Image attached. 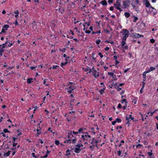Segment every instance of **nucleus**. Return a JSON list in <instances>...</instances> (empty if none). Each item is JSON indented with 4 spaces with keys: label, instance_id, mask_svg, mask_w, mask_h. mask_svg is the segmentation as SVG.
<instances>
[{
    "label": "nucleus",
    "instance_id": "nucleus-1",
    "mask_svg": "<svg viewBox=\"0 0 158 158\" xmlns=\"http://www.w3.org/2000/svg\"><path fill=\"white\" fill-rule=\"evenodd\" d=\"M91 137V136L88 135V133L87 132L85 133H83V135H81V139H82L83 142H84V143H87V142L86 141H87L88 140L90 139Z\"/></svg>",
    "mask_w": 158,
    "mask_h": 158
},
{
    "label": "nucleus",
    "instance_id": "nucleus-2",
    "mask_svg": "<svg viewBox=\"0 0 158 158\" xmlns=\"http://www.w3.org/2000/svg\"><path fill=\"white\" fill-rule=\"evenodd\" d=\"M123 40H126L127 38L128 37L129 35V32L127 29H123Z\"/></svg>",
    "mask_w": 158,
    "mask_h": 158
},
{
    "label": "nucleus",
    "instance_id": "nucleus-3",
    "mask_svg": "<svg viewBox=\"0 0 158 158\" xmlns=\"http://www.w3.org/2000/svg\"><path fill=\"white\" fill-rule=\"evenodd\" d=\"M114 7L119 10L120 11H122V10L120 8L121 6V1L120 0H117L116 3L114 5Z\"/></svg>",
    "mask_w": 158,
    "mask_h": 158
},
{
    "label": "nucleus",
    "instance_id": "nucleus-4",
    "mask_svg": "<svg viewBox=\"0 0 158 158\" xmlns=\"http://www.w3.org/2000/svg\"><path fill=\"white\" fill-rule=\"evenodd\" d=\"M8 43L6 41L5 44H3L2 45H0V55H2V53L4 50V48L6 44H7Z\"/></svg>",
    "mask_w": 158,
    "mask_h": 158
},
{
    "label": "nucleus",
    "instance_id": "nucleus-5",
    "mask_svg": "<svg viewBox=\"0 0 158 158\" xmlns=\"http://www.w3.org/2000/svg\"><path fill=\"white\" fill-rule=\"evenodd\" d=\"M130 1L129 0H126L125 1L123 2V5L122 8L125 9L127 7H128L129 5Z\"/></svg>",
    "mask_w": 158,
    "mask_h": 158
},
{
    "label": "nucleus",
    "instance_id": "nucleus-6",
    "mask_svg": "<svg viewBox=\"0 0 158 158\" xmlns=\"http://www.w3.org/2000/svg\"><path fill=\"white\" fill-rule=\"evenodd\" d=\"M132 100V103L133 105H135L136 104L138 100V98L136 97H133L131 98Z\"/></svg>",
    "mask_w": 158,
    "mask_h": 158
},
{
    "label": "nucleus",
    "instance_id": "nucleus-7",
    "mask_svg": "<svg viewBox=\"0 0 158 158\" xmlns=\"http://www.w3.org/2000/svg\"><path fill=\"white\" fill-rule=\"evenodd\" d=\"M132 36L135 38H139V37H143V35H140L138 33H133L132 34Z\"/></svg>",
    "mask_w": 158,
    "mask_h": 158
},
{
    "label": "nucleus",
    "instance_id": "nucleus-8",
    "mask_svg": "<svg viewBox=\"0 0 158 158\" xmlns=\"http://www.w3.org/2000/svg\"><path fill=\"white\" fill-rule=\"evenodd\" d=\"M39 23H36L35 21H34L32 23V27L34 29H36L38 28V26L39 25Z\"/></svg>",
    "mask_w": 158,
    "mask_h": 158
},
{
    "label": "nucleus",
    "instance_id": "nucleus-9",
    "mask_svg": "<svg viewBox=\"0 0 158 158\" xmlns=\"http://www.w3.org/2000/svg\"><path fill=\"white\" fill-rule=\"evenodd\" d=\"M82 149V147L81 148H76L74 149V152L77 153H78L80 152L81 151Z\"/></svg>",
    "mask_w": 158,
    "mask_h": 158
},
{
    "label": "nucleus",
    "instance_id": "nucleus-10",
    "mask_svg": "<svg viewBox=\"0 0 158 158\" xmlns=\"http://www.w3.org/2000/svg\"><path fill=\"white\" fill-rule=\"evenodd\" d=\"M92 74L95 78H97L99 76V73L97 72V71L93 72Z\"/></svg>",
    "mask_w": 158,
    "mask_h": 158
},
{
    "label": "nucleus",
    "instance_id": "nucleus-11",
    "mask_svg": "<svg viewBox=\"0 0 158 158\" xmlns=\"http://www.w3.org/2000/svg\"><path fill=\"white\" fill-rule=\"evenodd\" d=\"M130 119H131L132 120L134 121V118L132 116V115L131 114L128 117L127 116H126V120H129Z\"/></svg>",
    "mask_w": 158,
    "mask_h": 158
},
{
    "label": "nucleus",
    "instance_id": "nucleus-12",
    "mask_svg": "<svg viewBox=\"0 0 158 158\" xmlns=\"http://www.w3.org/2000/svg\"><path fill=\"white\" fill-rule=\"evenodd\" d=\"M143 2L144 3H145V5L146 7H149L150 6V4L148 0H146L144 1Z\"/></svg>",
    "mask_w": 158,
    "mask_h": 158
},
{
    "label": "nucleus",
    "instance_id": "nucleus-13",
    "mask_svg": "<svg viewBox=\"0 0 158 158\" xmlns=\"http://www.w3.org/2000/svg\"><path fill=\"white\" fill-rule=\"evenodd\" d=\"M72 137H74L73 135V134L72 133V131H70L68 133V138L71 139Z\"/></svg>",
    "mask_w": 158,
    "mask_h": 158
},
{
    "label": "nucleus",
    "instance_id": "nucleus-14",
    "mask_svg": "<svg viewBox=\"0 0 158 158\" xmlns=\"http://www.w3.org/2000/svg\"><path fill=\"white\" fill-rule=\"evenodd\" d=\"M10 151H8L6 153H5L4 154V156L5 157L6 156H9L10 154Z\"/></svg>",
    "mask_w": 158,
    "mask_h": 158
},
{
    "label": "nucleus",
    "instance_id": "nucleus-15",
    "mask_svg": "<svg viewBox=\"0 0 158 158\" xmlns=\"http://www.w3.org/2000/svg\"><path fill=\"white\" fill-rule=\"evenodd\" d=\"M98 141H95V142H92L91 143V144H92L94 146L95 144H96L95 146L98 147L97 146Z\"/></svg>",
    "mask_w": 158,
    "mask_h": 158
},
{
    "label": "nucleus",
    "instance_id": "nucleus-16",
    "mask_svg": "<svg viewBox=\"0 0 158 158\" xmlns=\"http://www.w3.org/2000/svg\"><path fill=\"white\" fill-rule=\"evenodd\" d=\"M70 150L69 149H68L66 152V154H65V155L66 156H68L69 155H71V153L69 152H70Z\"/></svg>",
    "mask_w": 158,
    "mask_h": 158
},
{
    "label": "nucleus",
    "instance_id": "nucleus-17",
    "mask_svg": "<svg viewBox=\"0 0 158 158\" xmlns=\"http://www.w3.org/2000/svg\"><path fill=\"white\" fill-rule=\"evenodd\" d=\"M83 146V145L82 144H78V143L77 145H76V147H77V148H81V147H82Z\"/></svg>",
    "mask_w": 158,
    "mask_h": 158
},
{
    "label": "nucleus",
    "instance_id": "nucleus-18",
    "mask_svg": "<svg viewBox=\"0 0 158 158\" xmlns=\"http://www.w3.org/2000/svg\"><path fill=\"white\" fill-rule=\"evenodd\" d=\"M121 102L122 104H123L124 102L125 103V104H127L128 102L127 101V100L125 99H123L121 101Z\"/></svg>",
    "mask_w": 158,
    "mask_h": 158
},
{
    "label": "nucleus",
    "instance_id": "nucleus-19",
    "mask_svg": "<svg viewBox=\"0 0 158 158\" xmlns=\"http://www.w3.org/2000/svg\"><path fill=\"white\" fill-rule=\"evenodd\" d=\"M33 79L32 78H29L27 79V81L28 83L30 84L32 82Z\"/></svg>",
    "mask_w": 158,
    "mask_h": 158
},
{
    "label": "nucleus",
    "instance_id": "nucleus-20",
    "mask_svg": "<svg viewBox=\"0 0 158 158\" xmlns=\"http://www.w3.org/2000/svg\"><path fill=\"white\" fill-rule=\"evenodd\" d=\"M64 143H71V139L70 138H69L68 139H67L64 142Z\"/></svg>",
    "mask_w": 158,
    "mask_h": 158
},
{
    "label": "nucleus",
    "instance_id": "nucleus-21",
    "mask_svg": "<svg viewBox=\"0 0 158 158\" xmlns=\"http://www.w3.org/2000/svg\"><path fill=\"white\" fill-rule=\"evenodd\" d=\"M138 5H137L136 4V3L135 2H133L132 3H131V5L134 8H135L136 6H137Z\"/></svg>",
    "mask_w": 158,
    "mask_h": 158
},
{
    "label": "nucleus",
    "instance_id": "nucleus-22",
    "mask_svg": "<svg viewBox=\"0 0 158 158\" xmlns=\"http://www.w3.org/2000/svg\"><path fill=\"white\" fill-rule=\"evenodd\" d=\"M115 121L116 123L117 122L118 123H120L122 121L121 119L119 118H116Z\"/></svg>",
    "mask_w": 158,
    "mask_h": 158
},
{
    "label": "nucleus",
    "instance_id": "nucleus-23",
    "mask_svg": "<svg viewBox=\"0 0 158 158\" xmlns=\"http://www.w3.org/2000/svg\"><path fill=\"white\" fill-rule=\"evenodd\" d=\"M103 5H107V3L106 1L105 0H103L100 2Z\"/></svg>",
    "mask_w": 158,
    "mask_h": 158
},
{
    "label": "nucleus",
    "instance_id": "nucleus-24",
    "mask_svg": "<svg viewBox=\"0 0 158 158\" xmlns=\"http://www.w3.org/2000/svg\"><path fill=\"white\" fill-rule=\"evenodd\" d=\"M9 25H4L2 27V28L5 29V30L6 31L7 30V29L9 27Z\"/></svg>",
    "mask_w": 158,
    "mask_h": 158
},
{
    "label": "nucleus",
    "instance_id": "nucleus-25",
    "mask_svg": "<svg viewBox=\"0 0 158 158\" xmlns=\"http://www.w3.org/2000/svg\"><path fill=\"white\" fill-rule=\"evenodd\" d=\"M125 142L123 140H122L120 143L119 144L118 146L120 147L122 145H123L124 144Z\"/></svg>",
    "mask_w": 158,
    "mask_h": 158
},
{
    "label": "nucleus",
    "instance_id": "nucleus-26",
    "mask_svg": "<svg viewBox=\"0 0 158 158\" xmlns=\"http://www.w3.org/2000/svg\"><path fill=\"white\" fill-rule=\"evenodd\" d=\"M84 142H83L82 139H81V138H80V139L78 140V144H83L84 143Z\"/></svg>",
    "mask_w": 158,
    "mask_h": 158
},
{
    "label": "nucleus",
    "instance_id": "nucleus-27",
    "mask_svg": "<svg viewBox=\"0 0 158 158\" xmlns=\"http://www.w3.org/2000/svg\"><path fill=\"white\" fill-rule=\"evenodd\" d=\"M157 111H158V109H156L155 110H154L152 112H150V115L152 116L153 115V114Z\"/></svg>",
    "mask_w": 158,
    "mask_h": 158
},
{
    "label": "nucleus",
    "instance_id": "nucleus-28",
    "mask_svg": "<svg viewBox=\"0 0 158 158\" xmlns=\"http://www.w3.org/2000/svg\"><path fill=\"white\" fill-rule=\"evenodd\" d=\"M146 73L144 72L143 74V80L144 81L146 79Z\"/></svg>",
    "mask_w": 158,
    "mask_h": 158
},
{
    "label": "nucleus",
    "instance_id": "nucleus-29",
    "mask_svg": "<svg viewBox=\"0 0 158 158\" xmlns=\"http://www.w3.org/2000/svg\"><path fill=\"white\" fill-rule=\"evenodd\" d=\"M124 15L125 17L127 18H128L130 16V14L128 12H125Z\"/></svg>",
    "mask_w": 158,
    "mask_h": 158
},
{
    "label": "nucleus",
    "instance_id": "nucleus-30",
    "mask_svg": "<svg viewBox=\"0 0 158 158\" xmlns=\"http://www.w3.org/2000/svg\"><path fill=\"white\" fill-rule=\"evenodd\" d=\"M3 132L5 133H8V132L9 133H10V131L7 129H6V128L4 129H3Z\"/></svg>",
    "mask_w": 158,
    "mask_h": 158
},
{
    "label": "nucleus",
    "instance_id": "nucleus-31",
    "mask_svg": "<svg viewBox=\"0 0 158 158\" xmlns=\"http://www.w3.org/2000/svg\"><path fill=\"white\" fill-rule=\"evenodd\" d=\"M74 100H75V99L74 98L71 99V100L70 101V106H71L73 105V104L72 103L74 102Z\"/></svg>",
    "mask_w": 158,
    "mask_h": 158
},
{
    "label": "nucleus",
    "instance_id": "nucleus-32",
    "mask_svg": "<svg viewBox=\"0 0 158 158\" xmlns=\"http://www.w3.org/2000/svg\"><path fill=\"white\" fill-rule=\"evenodd\" d=\"M125 40H123V41H122L121 44V46L122 47H123L126 44V42H125Z\"/></svg>",
    "mask_w": 158,
    "mask_h": 158
},
{
    "label": "nucleus",
    "instance_id": "nucleus-33",
    "mask_svg": "<svg viewBox=\"0 0 158 158\" xmlns=\"http://www.w3.org/2000/svg\"><path fill=\"white\" fill-rule=\"evenodd\" d=\"M122 151L121 150H119L117 152L118 156H120L122 154Z\"/></svg>",
    "mask_w": 158,
    "mask_h": 158
},
{
    "label": "nucleus",
    "instance_id": "nucleus-34",
    "mask_svg": "<svg viewBox=\"0 0 158 158\" xmlns=\"http://www.w3.org/2000/svg\"><path fill=\"white\" fill-rule=\"evenodd\" d=\"M108 75L111 76L112 77V76H115V75L114 74V73L112 72H108Z\"/></svg>",
    "mask_w": 158,
    "mask_h": 158
},
{
    "label": "nucleus",
    "instance_id": "nucleus-35",
    "mask_svg": "<svg viewBox=\"0 0 158 158\" xmlns=\"http://www.w3.org/2000/svg\"><path fill=\"white\" fill-rule=\"evenodd\" d=\"M55 143L56 145H58L60 143L59 141L58 140H56Z\"/></svg>",
    "mask_w": 158,
    "mask_h": 158
},
{
    "label": "nucleus",
    "instance_id": "nucleus-36",
    "mask_svg": "<svg viewBox=\"0 0 158 158\" xmlns=\"http://www.w3.org/2000/svg\"><path fill=\"white\" fill-rule=\"evenodd\" d=\"M105 89H100L99 92L101 94H104V92Z\"/></svg>",
    "mask_w": 158,
    "mask_h": 158
},
{
    "label": "nucleus",
    "instance_id": "nucleus-37",
    "mask_svg": "<svg viewBox=\"0 0 158 158\" xmlns=\"http://www.w3.org/2000/svg\"><path fill=\"white\" fill-rule=\"evenodd\" d=\"M123 128V126L121 125L118 126L116 127V130H118L119 129H121Z\"/></svg>",
    "mask_w": 158,
    "mask_h": 158
},
{
    "label": "nucleus",
    "instance_id": "nucleus-38",
    "mask_svg": "<svg viewBox=\"0 0 158 158\" xmlns=\"http://www.w3.org/2000/svg\"><path fill=\"white\" fill-rule=\"evenodd\" d=\"M83 129H84V128H81L79 129L78 132V133H80L83 130Z\"/></svg>",
    "mask_w": 158,
    "mask_h": 158
},
{
    "label": "nucleus",
    "instance_id": "nucleus-39",
    "mask_svg": "<svg viewBox=\"0 0 158 158\" xmlns=\"http://www.w3.org/2000/svg\"><path fill=\"white\" fill-rule=\"evenodd\" d=\"M12 138L13 140V142H14L16 141L15 140L16 139H18L17 137H12Z\"/></svg>",
    "mask_w": 158,
    "mask_h": 158
},
{
    "label": "nucleus",
    "instance_id": "nucleus-40",
    "mask_svg": "<svg viewBox=\"0 0 158 158\" xmlns=\"http://www.w3.org/2000/svg\"><path fill=\"white\" fill-rule=\"evenodd\" d=\"M152 152V151L151 150V152H148V154L149 156H151L152 155L153 153Z\"/></svg>",
    "mask_w": 158,
    "mask_h": 158
},
{
    "label": "nucleus",
    "instance_id": "nucleus-41",
    "mask_svg": "<svg viewBox=\"0 0 158 158\" xmlns=\"http://www.w3.org/2000/svg\"><path fill=\"white\" fill-rule=\"evenodd\" d=\"M142 146H143V145L140 143H139L136 145V148H138L139 147H141Z\"/></svg>",
    "mask_w": 158,
    "mask_h": 158
},
{
    "label": "nucleus",
    "instance_id": "nucleus-42",
    "mask_svg": "<svg viewBox=\"0 0 158 158\" xmlns=\"http://www.w3.org/2000/svg\"><path fill=\"white\" fill-rule=\"evenodd\" d=\"M138 19V18L137 17H135L134 19L133 20V22H135L136 20Z\"/></svg>",
    "mask_w": 158,
    "mask_h": 158
},
{
    "label": "nucleus",
    "instance_id": "nucleus-43",
    "mask_svg": "<svg viewBox=\"0 0 158 158\" xmlns=\"http://www.w3.org/2000/svg\"><path fill=\"white\" fill-rule=\"evenodd\" d=\"M72 133L73 134H74L75 135H77L78 133V132H75L74 131H72Z\"/></svg>",
    "mask_w": 158,
    "mask_h": 158
},
{
    "label": "nucleus",
    "instance_id": "nucleus-44",
    "mask_svg": "<svg viewBox=\"0 0 158 158\" xmlns=\"http://www.w3.org/2000/svg\"><path fill=\"white\" fill-rule=\"evenodd\" d=\"M125 93V91L123 90H122L120 92V94L121 95H122L123 94Z\"/></svg>",
    "mask_w": 158,
    "mask_h": 158
},
{
    "label": "nucleus",
    "instance_id": "nucleus-45",
    "mask_svg": "<svg viewBox=\"0 0 158 158\" xmlns=\"http://www.w3.org/2000/svg\"><path fill=\"white\" fill-rule=\"evenodd\" d=\"M59 66L57 65H54L52 67V69H56Z\"/></svg>",
    "mask_w": 158,
    "mask_h": 158
},
{
    "label": "nucleus",
    "instance_id": "nucleus-46",
    "mask_svg": "<svg viewBox=\"0 0 158 158\" xmlns=\"http://www.w3.org/2000/svg\"><path fill=\"white\" fill-rule=\"evenodd\" d=\"M31 155L33 156V157L35 158H37V157L36 156H35V153L33 152L31 154Z\"/></svg>",
    "mask_w": 158,
    "mask_h": 158
},
{
    "label": "nucleus",
    "instance_id": "nucleus-47",
    "mask_svg": "<svg viewBox=\"0 0 158 158\" xmlns=\"http://www.w3.org/2000/svg\"><path fill=\"white\" fill-rule=\"evenodd\" d=\"M48 156V154H46L44 156H41V158H46Z\"/></svg>",
    "mask_w": 158,
    "mask_h": 158
},
{
    "label": "nucleus",
    "instance_id": "nucleus-48",
    "mask_svg": "<svg viewBox=\"0 0 158 158\" xmlns=\"http://www.w3.org/2000/svg\"><path fill=\"white\" fill-rule=\"evenodd\" d=\"M122 47L123 49H128V47L127 46H125V45H124V46Z\"/></svg>",
    "mask_w": 158,
    "mask_h": 158
},
{
    "label": "nucleus",
    "instance_id": "nucleus-49",
    "mask_svg": "<svg viewBox=\"0 0 158 158\" xmlns=\"http://www.w3.org/2000/svg\"><path fill=\"white\" fill-rule=\"evenodd\" d=\"M37 131V134L38 135H40L41 133V132L40 131V130L37 129L36 130Z\"/></svg>",
    "mask_w": 158,
    "mask_h": 158
},
{
    "label": "nucleus",
    "instance_id": "nucleus-50",
    "mask_svg": "<svg viewBox=\"0 0 158 158\" xmlns=\"http://www.w3.org/2000/svg\"><path fill=\"white\" fill-rule=\"evenodd\" d=\"M150 42L152 43H154L155 42V40L153 39H152L150 40Z\"/></svg>",
    "mask_w": 158,
    "mask_h": 158
},
{
    "label": "nucleus",
    "instance_id": "nucleus-51",
    "mask_svg": "<svg viewBox=\"0 0 158 158\" xmlns=\"http://www.w3.org/2000/svg\"><path fill=\"white\" fill-rule=\"evenodd\" d=\"M6 30H5V29H4L3 28H2V31H1V32L3 33H5L6 32Z\"/></svg>",
    "mask_w": 158,
    "mask_h": 158
},
{
    "label": "nucleus",
    "instance_id": "nucleus-52",
    "mask_svg": "<svg viewBox=\"0 0 158 158\" xmlns=\"http://www.w3.org/2000/svg\"><path fill=\"white\" fill-rule=\"evenodd\" d=\"M122 107V105L120 103H119L118 105V108L119 109L121 108Z\"/></svg>",
    "mask_w": 158,
    "mask_h": 158
},
{
    "label": "nucleus",
    "instance_id": "nucleus-53",
    "mask_svg": "<svg viewBox=\"0 0 158 158\" xmlns=\"http://www.w3.org/2000/svg\"><path fill=\"white\" fill-rule=\"evenodd\" d=\"M149 69H150V71H153V70H155V68L153 67H151Z\"/></svg>",
    "mask_w": 158,
    "mask_h": 158
},
{
    "label": "nucleus",
    "instance_id": "nucleus-54",
    "mask_svg": "<svg viewBox=\"0 0 158 158\" xmlns=\"http://www.w3.org/2000/svg\"><path fill=\"white\" fill-rule=\"evenodd\" d=\"M10 149L12 151H15V150L16 149V147H15L13 148H11Z\"/></svg>",
    "mask_w": 158,
    "mask_h": 158
},
{
    "label": "nucleus",
    "instance_id": "nucleus-55",
    "mask_svg": "<svg viewBox=\"0 0 158 158\" xmlns=\"http://www.w3.org/2000/svg\"><path fill=\"white\" fill-rule=\"evenodd\" d=\"M127 107V104H125V106H123L122 107V108L123 110H125L126 108V107Z\"/></svg>",
    "mask_w": 158,
    "mask_h": 158
},
{
    "label": "nucleus",
    "instance_id": "nucleus-56",
    "mask_svg": "<svg viewBox=\"0 0 158 158\" xmlns=\"http://www.w3.org/2000/svg\"><path fill=\"white\" fill-rule=\"evenodd\" d=\"M100 42H101L100 40L99 39L96 41V43L97 44H99Z\"/></svg>",
    "mask_w": 158,
    "mask_h": 158
},
{
    "label": "nucleus",
    "instance_id": "nucleus-57",
    "mask_svg": "<svg viewBox=\"0 0 158 158\" xmlns=\"http://www.w3.org/2000/svg\"><path fill=\"white\" fill-rule=\"evenodd\" d=\"M76 139H73L72 140V143H75L76 142Z\"/></svg>",
    "mask_w": 158,
    "mask_h": 158
},
{
    "label": "nucleus",
    "instance_id": "nucleus-58",
    "mask_svg": "<svg viewBox=\"0 0 158 158\" xmlns=\"http://www.w3.org/2000/svg\"><path fill=\"white\" fill-rule=\"evenodd\" d=\"M85 32L87 34H89L91 33V31L89 30H85Z\"/></svg>",
    "mask_w": 158,
    "mask_h": 158
},
{
    "label": "nucleus",
    "instance_id": "nucleus-59",
    "mask_svg": "<svg viewBox=\"0 0 158 158\" xmlns=\"http://www.w3.org/2000/svg\"><path fill=\"white\" fill-rule=\"evenodd\" d=\"M127 120V122L126 123V125H128V126H129V124H130L129 121H131V120Z\"/></svg>",
    "mask_w": 158,
    "mask_h": 158
},
{
    "label": "nucleus",
    "instance_id": "nucleus-60",
    "mask_svg": "<svg viewBox=\"0 0 158 158\" xmlns=\"http://www.w3.org/2000/svg\"><path fill=\"white\" fill-rule=\"evenodd\" d=\"M13 144L12 146L13 147H15L17 144V143H16L13 142Z\"/></svg>",
    "mask_w": 158,
    "mask_h": 158
},
{
    "label": "nucleus",
    "instance_id": "nucleus-61",
    "mask_svg": "<svg viewBox=\"0 0 158 158\" xmlns=\"http://www.w3.org/2000/svg\"><path fill=\"white\" fill-rule=\"evenodd\" d=\"M66 64L67 62L65 63H61V64L60 66L62 67H63V66L64 65H65Z\"/></svg>",
    "mask_w": 158,
    "mask_h": 158
},
{
    "label": "nucleus",
    "instance_id": "nucleus-62",
    "mask_svg": "<svg viewBox=\"0 0 158 158\" xmlns=\"http://www.w3.org/2000/svg\"><path fill=\"white\" fill-rule=\"evenodd\" d=\"M99 55L100 56V57L102 58L103 57V56L102 55V53L101 52H99L98 53Z\"/></svg>",
    "mask_w": 158,
    "mask_h": 158
},
{
    "label": "nucleus",
    "instance_id": "nucleus-63",
    "mask_svg": "<svg viewBox=\"0 0 158 158\" xmlns=\"http://www.w3.org/2000/svg\"><path fill=\"white\" fill-rule=\"evenodd\" d=\"M48 130L49 131L51 132H53V131H52V130H51V127H49L48 128Z\"/></svg>",
    "mask_w": 158,
    "mask_h": 158
},
{
    "label": "nucleus",
    "instance_id": "nucleus-64",
    "mask_svg": "<svg viewBox=\"0 0 158 158\" xmlns=\"http://www.w3.org/2000/svg\"><path fill=\"white\" fill-rule=\"evenodd\" d=\"M114 7L113 6H111L110 7V10L113 11L114 10Z\"/></svg>",
    "mask_w": 158,
    "mask_h": 158
}]
</instances>
